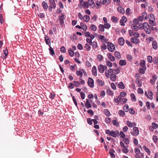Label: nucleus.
<instances>
[{
    "instance_id": "1",
    "label": "nucleus",
    "mask_w": 158,
    "mask_h": 158,
    "mask_svg": "<svg viewBox=\"0 0 158 158\" xmlns=\"http://www.w3.org/2000/svg\"><path fill=\"white\" fill-rule=\"evenodd\" d=\"M105 133L106 134H108L109 135L111 136L114 137H116V133L117 134L118 133V131L116 130L115 131H110L109 130H106L105 131Z\"/></svg>"
},
{
    "instance_id": "2",
    "label": "nucleus",
    "mask_w": 158,
    "mask_h": 158,
    "mask_svg": "<svg viewBox=\"0 0 158 158\" xmlns=\"http://www.w3.org/2000/svg\"><path fill=\"white\" fill-rule=\"evenodd\" d=\"M143 29H144L145 32L148 34H150L151 31L148 23L147 22H144L143 23Z\"/></svg>"
},
{
    "instance_id": "3",
    "label": "nucleus",
    "mask_w": 158,
    "mask_h": 158,
    "mask_svg": "<svg viewBox=\"0 0 158 158\" xmlns=\"http://www.w3.org/2000/svg\"><path fill=\"white\" fill-rule=\"evenodd\" d=\"M107 48L108 50L111 52H113L115 50V46L114 45L111 43L108 42L107 43Z\"/></svg>"
},
{
    "instance_id": "4",
    "label": "nucleus",
    "mask_w": 158,
    "mask_h": 158,
    "mask_svg": "<svg viewBox=\"0 0 158 158\" xmlns=\"http://www.w3.org/2000/svg\"><path fill=\"white\" fill-rule=\"evenodd\" d=\"M131 134L134 136H136L139 134V131L138 128L135 127L133 128L132 131L131 132Z\"/></svg>"
},
{
    "instance_id": "5",
    "label": "nucleus",
    "mask_w": 158,
    "mask_h": 158,
    "mask_svg": "<svg viewBox=\"0 0 158 158\" xmlns=\"http://www.w3.org/2000/svg\"><path fill=\"white\" fill-rule=\"evenodd\" d=\"M107 67L106 66H104L102 64H100L98 67V69L99 71L101 73H104V70H106Z\"/></svg>"
},
{
    "instance_id": "6",
    "label": "nucleus",
    "mask_w": 158,
    "mask_h": 158,
    "mask_svg": "<svg viewBox=\"0 0 158 158\" xmlns=\"http://www.w3.org/2000/svg\"><path fill=\"white\" fill-rule=\"evenodd\" d=\"M89 86L91 88H93L94 86V81L91 77H89L87 82Z\"/></svg>"
},
{
    "instance_id": "7",
    "label": "nucleus",
    "mask_w": 158,
    "mask_h": 158,
    "mask_svg": "<svg viewBox=\"0 0 158 158\" xmlns=\"http://www.w3.org/2000/svg\"><path fill=\"white\" fill-rule=\"evenodd\" d=\"M91 100H89L88 99H86V102L85 103V106L87 108H91V105L90 104V102Z\"/></svg>"
},
{
    "instance_id": "8",
    "label": "nucleus",
    "mask_w": 158,
    "mask_h": 158,
    "mask_svg": "<svg viewBox=\"0 0 158 158\" xmlns=\"http://www.w3.org/2000/svg\"><path fill=\"white\" fill-rule=\"evenodd\" d=\"M50 3V6L53 9L55 8L56 7V4L54 0H49Z\"/></svg>"
},
{
    "instance_id": "9",
    "label": "nucleus",
    "mask_w": 158,
    "mask_h": 158,
    "mask_svg": "<svg viewBox=\"0 0 158 158\" xmlns=\"http://www.w3.org/2000/svg\"><path fill=\"white\" fill-rule=\"evenodd\" d=\"M126 123L127 125L130 127H132L136 125V123L135 122L131 123L129 121H127L126 122Z\"/></svg>"
},
{
    "instance_id": "10",
    "label": "nucleus",
    "mask_w": 158,
    "mask_h": 158,
    "mask_svg": "<svg viewBox=\"0 0 158 158\" xmlns=\"http://www.w3.org/2000/svg\"><path fill=\"white\" fill-rule=\"evenodd\" d=\"M107 56L110 61H114L115 60V58L112 55L111 53H108L107 54Z\"/></svg>"
},
{
    "instance_id": "11",
    "label": "nucleus",
    "mask_w": 158,
    "mask_h": 158,
    "mask_svg": "<svg viewBox=\"0 0 158 158\" xmlns=\"http://www.w3.org/2000/svg\"><path fill=\"white\" fill-rule=\"evenodd\" d=\"M118 11L120 13L122 14L125 13V10L123 8L122 6H118L117 8Z\"/></svg>"
},
{
    "instance_id": "12",
    "label": "nucleus",
    "mask_w": 158,
    "mask_h": 158,
    "mask_svg": "<svg viewBox=\"0 0 158 158\" xmlns=\"http://www.w3.org/2000/svg\"><path fill=\"white\" fill-rule=\"evenodd\" d=\"M140 66L141 67L140 68L146 69V68L145 66V61L144 60H143L140 63Z\"/></svg>"
},
{
    "instance_id": "13",
    "label": "nucleus",
    "mask_w": 158,
    "mask_h": 158,
    "mask_svg": "<svg viewBox=\"0 0 158 158\" xmlns=\"http://www.w3.org/2000/svg\"><path fill=\"white\" fill-rule=\"evenodd\" d=\"M85 72V70L83 69L81 70V71L77 70L76 71V74L78 76H80L81 77H82L83 76V73Z\"/></svg>"
},
{
    "instance_id": "14",
    "label": "nucleus",
    "mask_w": 158,
    "mask_h": 158,
    "mask_svg": "<svg viewBox=\"0 0 158 158\" xmlns=\"http://www.w3.org/2000/svg\"><path fill=\"white\" fill-rule=\"evenodd\" d=\"M131 41L132 42L136 44H138L139 43V40L135 37L131 38Z\"/></svg>"
},
{
    "instance_id": "15",
    "label": "nucleus",
    "mask_w": 158,
    "mask_h": 158,
    "mask_svg": "<svg viewBox=\"0 0 158 158\" xmlns=\"http://www.w3.org/2000/svg\"><path fill=\"white\" fill-rule=\"evenodd\" d=\"M92 72L93 75L94 76H96L97 75V72L96 67L95 66L93 67L92 69Z\"/></svg>"
},
{
    "instance_id": "16",
    "label": "nucleus",
    "mask_w": 158,
    "mask_h": 158,
    "mask_svg": "<svg viewBox=\"0 0 158 158\" xmlns=\"http://www.w3.org/2000/svg\"><path fill=\"white\" fill-rule=\"evenodd\" d=\"M119 44L121 45H123L124 43V40L122 37H120L118 40Z\"/></svg>"
},
{
    "instance_id": "17",
    "label": "nucleus",
    "mask_w": 158,
    "mask_h": 158,
    "mask_svg": "<svg viewBox=\"0 0 158 158\" xmlns=\"http://www.w3.org/2000/svg\"><path fill=\"white\" fill-rule=\"evenodd\" d=\"M106 75L107 76V77H108V76L110 75H111L113 74V69H110L109 70H108V73L106 72L105 73Z\"/></svg>"
},
{
    "instance_id": "18",
    "label": "nucleus",
    "mask_w": 158,
    "mask_h": 158,
    "mask_svg": "<svg viewBox=\"0 0 158 158\" xmlns=\"http://www.w3.org/2000/svg\"><path fill=\"white\" fill-rule=\"evenodd\" d=\"M148 17L149 18V20L152 21H155V18L153 14H150L148 15Z\"/></svg>"
},
{
    "instance_id": "19",
    "label": "nucleus",
    "mask_w": 158,
    "mask_h": 158,
    "mask_svg": "<svg viewBox=\"0 0 158 158\" xmlns=\"http://www.w3.org/2000/svg\"><path fill=\"white\" fill-rule=\"evenodd\" d=\"M152 44L154 49H156L157 48V43L156 41H153L152 42Z\"/></svg>"
},
{
    "instance_id": "20",
    "label": "nucleus",
    "mask_w": 158,
    "mask_h": 158,
    "mask_svg": "<svg viewBox=\"0 0 158 158\" xmlns=\"http://www.w3.org/2000/svg\"><path fill=\"white\" fill-rule=\"evenodd\" d=\"M115 151L113 149H110L109 152V154L112 158H114L115 157V155L114 154Z\"/></svg>"
},
{
    "instance_id": "21",
    "label": "nucleus",
    "mask_w": 158,
    "mask_h": 158,
    "mask_svg": "<svg viewBox=\"0 0 158 158\" xmlns=\"http://www.w3.org/2000/svg\"><path fill=\"white\" fill-rule=\"evenodd\" d=\"M114 55L116 58H117L118 59L121 58V54L118 51H116L114 52Z\"/></svg>"
},
{
    "instance_id": "22",
    "label": "nucleus",
    "mask_w": 158,
    "mask_h": 158,
    "mask_svg": "<svg viewBox=\"0 0 158 158\" xmlns=\"http://www.w3.org/2000/svg\"><path fill=\"white\" fill-rule=\"evenodd\" d=\"M83 19L85 22H88L90 19V17L88 15H85L84 16Z\"/></svg>"
},
{
    "instance_id": "23",
    "label": "nucleus",
    "mask_w": 158,
    "mask_h": 158,
    "mask_svg": "<svg viewBox=\"0 0 158 158\" xmlns=\"http://www.w3.org/2000/svg\"><path fill=\"white\" fill-rule=\"evenodd\" d=\"M152 127L150 126L149 127L150 129H151V128H153L154 129H156L158 127V125L155 123H152Z\"/></svg>"
},
{
    "instance_id": "24",
    "label": "nucleus",
    "mask_w": 158,
    "mask_h": 158,
    "mask_svg": "<svg viewBox=\"0 0 158 158\" xmlns=\"http://www.w3.org/2000/svg\"><path fill=\"white\" fill-rule=\"evenodd\" d=\"M68 52L70 56L72 57L74 56V52L73 51V50L71 48H70L69 49Z\"/></svg>"
},
{
    "instance_id": "25",
    "label": "nucleus",
    "mask_w": 158,
    "mask_h": 158,
    "mask_svg": "<svg viewBox=\"0 0 158 158\" xmlns=\"http://www.w3.org/2000/svg\"><path fill=\"white\" fill-rule=\"evenodd\" d=\"M126 64V61L125 60H121L119 61V64L121 66L125 65Z\"/></svg>"
},
{
    "instance_id": "26",
    "label": "nucleus",
    "mask_w": 158,
    "mask_h": 158,
    "mask_svg": "<svg viewBox=\"0 0 158 158\" xmlns=\"http://www.w3.org/2000/svg\"><path fill=\"white\" fill-rule=\"evenodd\" d=\"M98 28L99 30L101 31L104 32V26L103 25L100 24L98 26Z\"/></svg>"
},
{
    "instance_id": "27",
    "label": "nucleus",
    "mask_w": 158,
    "mask_h": 158,
    "mask_svg": "<svg viewBox=\"0 0 158 158\" xmlns=\"http://www.w3.org/2000/svg\"><path fill=\"white\" fill-rule=\"evenodd\" d=\"M100 1L103 4H108L110 2V0H100Z\"/></svg>"
},
{
    "instance_id": "28",
    "label": "nucleus",
    "mask_w": 158,
    "mask_h": 158,
    "mask_svg": "<svg viewBox=\"0 0 158 158\" xmlns=\"http://www.w3.org/2000/svg\"><path fill=\"white\" fill-rule=\"evenodd\" d=\"M130 96L131 97V99L133 102L136 101V97L135 94H134L131 93L130 94Z\"/></svg>"
},
{
    "instance_id": "29",
    "label": "nucleus",
    "mask_w": 158,
    "mask_h": 158,
    "mask_svg": "<svg viewBox=\"0 0 158 158\" xmlns=\"http://www.w3.org/2000/svg\"><path fill=\"white\" fill-rule=\"evenodd\" d=\"M49 50L51 55L53 56L55 55V52L51 46H50V48H49Z\"/></svg>"
},
{
    "instance_id": "30",
    "label": "nucleus",
    "mask_w": 158,
    "mask_h": 158,
    "mask_svg": "<svg viewBox=\"0 0 158 158\" xmlns=\"http://www.w3.org/2000/svg\"><path fill=\"white\" fill-rule=\"evenodd\" d=\"M90 45H92V46L93 48L94 49L96 48L98 46L97 43L95 41L92 42V43H91Z\"/></svg>"
},
{
    "instance_id": "31",
    "label": "nucleus",
    "mask_w": 158,
    "mask_h": 158,
    "mask_svg": "<svg viewBox=\"0 0 158 158\" xmlns=\"http://www.w3.org/2000/svg\"><path fill=\"white\" fill-rule=\"evenodd\" d=\"M42 6L43 8L45 10L48 8V6L47 3L45 1H43L42 2Z\"/></svg>"
},
{
    "instance_id": "32",
    "label": "nucleus",
    "mask_w": 158,
    "mask_h": 158,
    "mask_svg": "<svg viewBox=\"0 0 158 158\" xmlns=\"http://www.w3.org/2000/svg\"><path fill=\"white\" fill-rule=\"evenodd\" d=\"M118 87L119 88L121 89H124L125 88V86L122 82H119L118 85Z\"/></svg>"
},
{
    "instance_id": "33",
    "label": "nucleus",
    "mask_w": 158,
    "mask_h": 158,
    "mask_svg": "<svg viewBox=\"0 0 158 158\" xmlns=\"http://www.w3.org/2000/svg\"><path fill=\"white\" fill-rule=\"evenodd\" d=\"M123 149H122V151L124 153H127L129 152V150L128 149V146H126L124 147L123 148Z\"/></svg>"
},
{
    "instance_id": "34",
    "label": "nucleus",
    "mask_w": 158,
    "mask_h": 158,
    "mask_svg": "<svg viewBox=\"0 0 158 158\" xmlns=\"http://www.w3.org/2000/svg\"><path fill=\"white\" fill-rule=\"evenodd\" d=\"M97 81L98 84L101 86H102L104 85V83L103 81L99 79H98L97 80Z\"/></svg>"
},
{
    "instance_id": "35",
    "label": "nucleus",
    "mask_w": 158,
    "mask_h": 158,
    "mask_svg": "<svg viewBox=\"0 0 158 158\" xmlns=\"http://www.w3.org/2000/svg\"><path fill=\"white\" fill-rule=\"evenodd\" d=\"M90 29L93 31H95L97 29L96 27L94 24L91 25L90 27Z\"/></svg>"
},
{
    "instance_id": "36",
    "label": "nucleus",
    "mask_w": 158,
    "mask_h": 158,
    "mask_svg": "<svg viewBox=\"0 0 158 158\" xmlns=\"http://www.w3.org/2000/svg\"><path fill=\"white\" fill-rule=\"evenodd\" d=\"M106 93L109 95H112L114 94L113 92L110 89H108L107 90Z\"/></svg>"
},
{
    "instance_id": "37",
    "label": "nucleus",
    "mask_w": 158,
    "mask_h": 158,
    "mask_svg": "<svg viewBox=\"0 0 158 158\" xmlns=\"http://www.w3.org/2000/svg\"><path fill=\"white\" fill-rule=\"evenodd\" d=\"M129 109V106L128 105H125L123 106V110L126 112H127Z\"/></svg>"
},
{
    "instance_id": "38",
    "label": "nucleus",
    "mask_w": 158,
    "mask_h": 158,
    "mask_svg": "<svg viewBox=\"0 0 158 158\" xmlns=\"http://www.w3.org/2000/svg\"><path fill=\"white\" fill-rule=\"evenodd\" d=\"M119 114L121 116L123 117L125 114V113L124 111L122 110H120L118 112Z\"/></svg>"
},
{
    "instance_id": "39",
    "label": "nucleus",
    "mask_w": 158,
    "mask_h": 158,
    "mask_svg": "<svg viewBox=\"0 0 158 158\" xmlns=\"http://www.w3.org/2000/svg\"><path fill=\"white\" fill-rule=\"evenodd\" d=\"M143 148L148 155L150 154V151L148 148H146V147L145 146H143Z\"/></svg>"
},
{
    "instance_id": "40",
    "label": "nucleus",
    "mask_w": 158,
    "mask_h": 158,
    "mask_svg": "<svg viewBox=\"0 0 158 158\" xmlns=\"http://www.w3.org/2000/svg\"><path fill=\"white\" fill-rule=\"evenodd\" d=\"M45 41L47 44L49 45V44L50 43V40H49L48 37L45 35Z\"/></svg>"
},
{
    "instance_id": "41",
    "label": "nucleus",
    "mask_w": 158,
    "mask_h": 158,
    "mask_svg": "<svg viewBox=\"0 0 158 158\" xmlns=\"http://www.w3.org/2000/svg\"><path fill=\"white\" fill-rule=\"evenodd\" d=\"M116 76L115 74L112 76V75L110 77V80L113 81H115L116 80Z\"/></svg>"
},
{
    "instance_id": "42",
    "label": "nucleus",
    "mask_w": 158,
    "mask_h": 158,
    "mask_svg": "<svg viewBox=\"0 0 158 158\" xmlns=\"http://www.w3.org/2000/svg\"><path fill=\"white\" fill-rule=\"evenodd\" d=\"M103 56L101 54H98L97 56V59L99 61H101L103 59Z\"/></svg>"
},
{
    "instance_id": "43",
    "label": "nucleus",
    "mask_w": 158,
    "mask_h": 158,
    "mask_svg": "<svg viewBox=\"0 0 158 158\" xmlns=\"http://www.w3.org/2000/svg\"><path fill=\"white\" fill-rule=\"evenodd\" d=\"M112 21L114 23H117L118 21L117 18L115 16H113L111 18Z\"/></svg>"
},
{
    "instance_id": "44",
    "label": "nucleus",
    "mask_w": 158,
    "mask_h": 158,
    "mask_svg": "<svg viewBox=\"0 0 158 158\" xmlns=\"http://www.w3.org/2000/svg\"><path fill=\"white\" fill-rule=\"evenodd\" d=\"M104 112L105 114L107 116H110V113L109 110L107 109H105L104 110Z\"/></svg>"
},
{
    "instance_id": "45",
    "label": "nucleus",
    "mask_w": 158,
    "mask_h": 158,
    "mask_svg": "<svg viewBox=\"0 0 158 158\" xmlns=\"http://www.w3.org/2000/svg\"><path fill=\"white\" fill-rule=\"evenodd\" d=\"M112 122L114 126H118L119 125L118 122L115 120H113Z\"/></svg>"
},
{
    "instance_id": "46",
    "label": "nucleus",
    "mask_w": 158,
    "mask_h": 158,
    "mask_svg": "<svg viewBox=\"0 0 158 158\" xmlns=\"http://www.w3.org/2000/svg\"><path fill=\"white\" fill-rule=\"evenodd\" d=\"M131 28L134 30V31H137L138 29V27L136 26L132 25L131 26Z\"/></svg>"
},
{
    "instance_id": "47",
    "label": "nucleus",
    "mask_w": 158,
    "mask_h": 158,
    "mask_svg": "<svg viewBox=\"0 0 158 158\" xmlns=\"http://www.w3.org/2000/svg\"><path fill=\"white\" fill-rule=\"evenodd\" d=\"M147 60L150 63H152V57L150 56H148L147 57Z\"/></svg>"
},
{
    "instance_id": "48",
    "label": "nucleus",
    "mask_w": 158,
    "mask_h": 158,
    "mask_svg": "<svg viewBox=\"0 0 158 158\" xmlns=\"http://www.w3.org/2000/svg\"><path fill=\"white\" fill-rule=\"evenodd\" d=\"M127 58L128 60L131 61L133 57L131 55L128 54L127 56Z\"/></svg>"
},
{
    "instance_id": "49",
    "label": "nucleus",
    "mask_w": 158,
    "mask_h": 158,
    "mask_svg": "<svg viewBox=\"0 0 158 158\" xmlns=\"http://www.w3.org/2000/svg\"><path fill=\"white\" fill-rule=\"evenodd\" d=\"M106 65L109 67L111 68L112 66V63L109 60L106 61Z\"/></svg>"
},
{
    "instance_id": "50",
    "label": "nucleus",
    "mask_w": 158,
    "mask_h": 158,
    "mask_svg": "<svg viewBox=\"0 0 158 158\" xmlns=\"http://www.w3.org/2000/svg\"><path fill=\"white\" fill-rule=\"evenodd\" d=\"M123 141L127 145L130 143L129 140L127 138H124L123 139Z\"/></svg>"
},
{
    "instance_id": "51",
    "label": "nucleus",
    "mask_w": 158,
    "mask_h": 158,
    "mask_svg": "<svg viewBox=\"0 0 158 158\" xmlns=\"http://www.w3.org/2000/svg\"><path fill=\"white\" fill-rule=\"evenodd\" d=\"M136 82L139 84V85H138L139 87H141L142 85V83H140V82L139 81V78H137L136 80Z\"/></svg>"
},
{
    "instance_id": "52",
    "label": "nucleus",
    "mask_w": 158,
    "mask_h": 158,
    "mask_svg": "<svg viewBox=\"0 0 158 158\" xmlns=\"http://www.w3.org/2000/svg\"><path fill=\"white\" fill-rule=\"evenodd\" d=\"M127 101V99L126 98H123L120 102L122 104H124Z\"/></svg>"
},
{
    "instance_id": "53",
    "label": "nucleus",
    "mask_w": 158,
    "mask_h": 158,
    "mask_svg": "<svg viewBox=\"0 0 158 158\" xmlns=\"http://www.w3.org/2000/svg\"><path fill=\"white\" fill-rule=\"evenodd\" d=\"M146 69H143L140 68L139 69V72L140 73L142 74H144L145 73V71Z\"/></svg>"
},
{
    "instance_id": "54",
    "label": "nucleus",
    "mask_w": 158,
    "mask_h": 158,
    "mask_svg": "<svg viewBox=\"0 0 158 158\" xmlns=\"http://www.w3.org/2000/svg\"><path fill=\"white\" fill-rule=\"evenodd\" d=\"M119 136L120 137L124 138L125 135L123 131H121L120 132Z\"/></svg>"
},
{
    "instance_id": "55",
    "label": "nucleus",
    "mask_w": 158,
    "mask_h": 158,
    "mask_svg": "<svg viewBox=\"0 0 158 158\" xmlns=\"http://www.w3.org/2000/svg\"><path fill=\"white\" fill-rule=\"evenodd\" d=\"M127 21V19L125 16L122 17L121 19L120 20V22H126Z\"/></svg>"
},
{
    "instance_id": "56",
    "label": "nucleus",
    "mask_w": 158,
    "mask_h": 158,
    "mask_svg": "<svg viewBox=\"0 0 158 158\" xmlns=\"http://www.w3.org/2000/svg\"><path fill=\"white\" fill-rule=\"evenodd\" d=\"M88 2L89 5L91 6H92L94 4V2L93 0H89Z\"/></svg>"
},
{
    "instance_id": "57",
    "label": "nucleus",
    "mask_w": 158,
    "mask_h": 158,
    "mask_svg": "<svg viewBox=\"0 0 158 158\" xmlns=\"http://www.w3.org/2000/svg\"><path fill=\"white\" fill-rule=\"evenodd\" d=\"M135 152L136 154H139L140 152V150L138 148H135L134 149Z\"/></svg>"
},
{
    "instance_id": "58",
    "label": "nucleus",
    "mask_w": 158,
    "mask_h": 158,
    "mask_svg": "<svg viewBox=\"0 0 158 158\" xmlns=\"http://www.w3.org/2000/svg\"><path fill=\"white\" fill-rule=\"evenodd\" d=\"M111 86L112 89H113L114 90H115L116 89V88L115 85L113 83H111Z\"/></svg>"
},
{
    "instance_id": "59",
    "label": "nucleus",
    "mask_w": 158,
    "mask_h": 158,
    "mask_svg": "<svg viewBox=\"0 0 158 158\" xmlns=\"http://www.w3.org/2000/svg\"><path fill=\"white\" fill-rule=\"evenodd\" d=\"M85 47L88 51H90L91 49V47L88 44H85Z\"/></svg>"
},
{
    "instance_id": "60",
    "label": "nucleus",
    "mask_w": 158,
    "mask_h": 158,
    "mask_svg": "<svg viewBox=\"0 0 158 158\" xmlns=\"http://www.w3.org/2000/svg\"><path fill=\"white\" fill-rule=\"evenodd\" d=\"M81 97L82 99H84L85 98V95L84 93L83 92L80 93Z\"/></svg>"
},
{
    "instance_id": "61",
    "label": "nucleus",
    "mask_w": 158,
    "mask_h": 158,
    "mask_svg": "<svg viewBox=\"0 0 158 158\" xmlns=\"http://www.w3.org/2000/svg\"><path fill=\"white\" fill-rule=\"evenodd\" d=\"M129 112L131 114H135V111L132 108H130L129 109Z\"/></svg>"
},
{
    "instance_id": "62",
    "label": "nucleus",
    "mask_w": 158,
    "mask_h": 158,
    "mask_svg": "<svg viewBox=\"0 0 158 158\" xmlns=\"http://www.w3.org/2000/svg\"><path fill=\"white\" fill-rule=\"evenodd\" d=\"M106 122L107 123H109L111 122V119L109 117H106Z\"/></svg>"
},
{
    "instance_id": "63",
    "label": "nucleus",
    "mask_w": 158,
    "mask_h": 158,
    "mask_svg": "<svg viewBox=\"0 0 158 158\" xmlns=\"http://www.w3.org/2000/svg\"><path fill=\"white\" fill-rule=\"evenodd\" d=\"M73 82L74 83V84L75 85V86L76 87H78L79 86V84L78 81H73Z\"/></svg>"
},
{
    "instance_id": "64",
    "label": "nucleus",
    "mask_w": 158,
    "mask_h": 158,
    "mask_svg": "<svg viewBox=\"0 0 158 158\" xmlns=\"http://www.w3.org/2000/svg\"><path fill=\"white\" fill-rule=\"evenodd\" d=\"M102 50H105L107 48V46L105 44H103L101 46V47Z\"/></svg>"
}]
</instances>
